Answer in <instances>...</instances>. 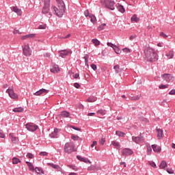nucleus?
Masks as SVG:
<instances>
[{"label": "nucleus", "mask_w": 175, "mask_h": 175, "mask_svg": "<svg viewBox=\"0 0 175 175\" xmlns=\"http://www.w3.org/2000/svg\"><path fill=\"white\" fill-rule=\"evenodd\" d=\"M49 137H51L52 139H57V134H55L54 133H51V134H49Z\"/></svg>", "instance_id": "41"}, {"label": "nucleus", "mask_w": 175, "mask_h": 175, "mask_svg": "<svg viewBox=\"0 0 175 175\" xmlns=\"http://www.w3.org/2000/svg\"><path fill=\"white\" fill-rule=\"evenodd\" d=\"M35 172H37L38 174H44V172H43V170H41L40 167H36L34 169Z\"/></svg>", "instance_id": "29"}, {"label": "nucleus", "mask_w": 175, "mask_h": 175, "mask_svg": "<svg viewBox=\"0 0 175 175\" xmlns=\"http://www.w3.org/2000/svg\"><path fill=\"white\" fill-rule=\"evenodd\" d=\"M60 131H61L60 129L56 128V129H54L53 133H54L55 135H57V134L59 133Z\"/></svg>", "instance_id": "54"}, {"label": "nucleus", "mask_w": 175, "mask_h": 175, "mask_svg": "<svg viewBox=\"0 0 175 175\" xmlns=\"http://www.w3.org/2000/svg\"><path fill=\"white\" fill-rule=\"evenodd\" d=\"M113 50L116 54H120V49L117 46L113 48Z\"/></svg>", "instance_id": "49"}, {"label": "nucleus", "mask_w": 175, "mask_h": 175, "mask_svg": "<svg viewBox=\"0 0 175 175\" xmlns=\"http://www.w3.org/2000/svg\"><path fill=\"white\" fill-rule=\"evenodd\" d=\"M116 135H117V136H119L120 137H124V136H125V133L120 131H116Z\"/></svg>", "instance_id": "32"}, {"label": "nucleus", "mask_w": 175, "mask_h": 175, "mask_svg": "<svg viewBox=\"0 0 175 175\" xmlns=\"http://www.w3.org/2000/svg\"><path fill=\"white\" fill-rule=\"evenodd\" d=\"M29 169H30V170H35V167H33V165H31L29 166Z\"/></svg>", "instance_id": "62"}, {"label": "nucleus", "mask_w": 175, "mask_h": 175, "mask_svg": "<svg viewBox=\"0 0 175 175\" xmlns=\"http://www.w3.org/2000/svg\"><path fill=\"white\" fill-rule=\"evenodd\" d=\"M27 158H29V159H32V158H33V154H32V153L28 152L27 154Z\"/></svg>", "instance_id": "46"}, {"label": "nucleus", "mask_w": 175, "mask_h": 175, "mask_svg": "<svg viewBox=\"0 0 175 175\" xmlns=\"http://www.w3.org/2000/svg\"><path fill=\"white\" fill-rule=\"evenodd\" d=\"M165 55L168 59H172L174 57V52L170 51Z\"/></svg>", "instance_id": "23"}, {"label": "nucleus", "mask_w": 175, "mask_h": 175, "mask_svg": "<svg viewBox=\"0 0 175 175\" xmlns=\"http://www.w3.org/2000/svg\"><path fill=\"white\" fill-rule=\"evenodd\" d=\"M161 79H163V80H164V81H166L167 83H170V81H173V80H174L173 79V75L166 73L161 75Z\"/></svg>", "instance_id": "7"}, {"label": "nucleus", "mask_w": 175, "mask_h": 175, "mask_svg": "<svg viewBox=\"0 0 175 175\" xmlns=\"http://www.w3.org/2000/svg\"><path fill=\"white\" fill-rule=\"evenodd\" d=\"M52 73H58L59 71V66L57 64H53L50 69Z\"/></svg>", "instance_id": "12"}, {"label": "nucleus", "mask_w": 175, "mask_h": 175, "mask_svg": "<svg viewBox=\"0 0 175 175\" xmlns=\"http://www.w3.org/2000/svg\"><path fill=\"white\" fill-rule=\"evenodd\" d=\"M133 154V150L130 148H126L122 150V155L123 157H128V155H132Z\"/></svg>", "instance_id": "10"}, {"label": "nucleus", "mask_w": 175, "mask_h": 175, "mask_svg": "<svg viewBox=\"0 0 175 175\" xmlns=\"http://www.w3.org/2000/svg\"><path fill=\"white\" fill-rule=\"evenodd\" d=\"M89 17L90 18V21H92V23H96V17L94 16V15L90 14Z\"/></svg>", "instance_id": "30"}, {"label": "nucleus", "mask_w": 175, "mask_h": 175, "mask_svg": "<svg viewBox=\"0 0 175 175\" xmlns=\"http://www.w3.org/2000/svg\"><path fill=\"white\" fill-rule=\"evenodd\" d=\"M6 92L8 94L9 96H10V98H12V99H17L18 98V95L14 93V90H13V89L8 88L6 90Z\"/></svg>", "instance_id": "9"}, {"label": "nucleus", "mask_w": 175, "mask_h": 175, "mask_svg": "<svg viewBox=\"0 0 175 175\" xmlns=\"http://www.w3.org/2000/svg\"><path fill=\"white\" fill-rule=\"evenodd\" d=\"M135 38H136V36L135 35H132L130 36V40H133Z\"/></svg>", "instance_id": "64"}, {"label": "nucleus", "mask_w": 175, "mask_h": 175, "mask_svg": "<svg viewBox=\"0 0 175 175\" xmlns=\"http://www.w3.org/2000/svg\"><path fill=\"white\" fill-rule=\"evenodd\" d=\"M105 138H102L101 139H100V144H105Z\"/></svg>", "instance_id": "63"}, {"label": "nucleus", "mask_w": 175, "mask_h": 175, "mask_svg": "<svg viewBox=\"0 0 175 175\" xmlns=\"http://www.w3.org/2000/svg\"><path fill=\"white\" fill-rule=\"evenodd\" d=\"M57 3V8L55 6H53L51 8L52 11L54 14H56L57 17H62L64 14L65 13V10H66V8L65 7V3L62 0H56Z\"/></svg>", "instance_id": "1"}, {"label": "nucleus", "mask_w": 175, "mask_h": 175, "mask_svg": "<svg viewBox=\"0 0 175 175\" xmlns=\"http://www.w3.org/2000/svg\"><path fill=\"white\" fill-rule=\"evenodd\" d=\"M111 144H112V146H114V147H118V148H120V142L113 141V142H111Z\"/></svg>", "instance_id": "37"}, {"label": "nucleus", "mask_w": 175, "mask_h": 175, "mask_svg": "<svg viewBox=\"0 0 175 175\" xmlns=\"http://www.w3.org/2000/svg\"><path fill=\"white\" fill-rule=\"evenodd\" d=\"M20 161V159L17 158V157H14L12 159V163L14 165H17V163H19Z\"/></svg>", "instance_id": "33"}, {"label": "nucleus", "mask_w": 175, "mask_h": 175, "mask_svg": "<svg viewBox=\"0 0 175 175\" xmlns=\"http://www.w3.org/2000/svg\"><path fill=\"white\" fill-rule=\"evenodd\" d=\"M12 111H14V113H23V111H24V108L21 107L14 108Z\"/></svg>", "instance_id": "25"}, {"label": "nucleus", "mask_w": 175, "mask_h": 175, "mask_svg": "<svg viewBox=\"0 0 175 175\" xmlns=\"http://www.w3.org/2000/svg\"><path fill=\"white\" fill-rule=\"evenodd\" d=\"M23 54L25 57H30V55H32V51L31 50V48H29V45L25 44L23 46Z\"/></svg>", "instance_id": "5"}, {"label": "nucleus", "mask_w": 175, "mask_h": 175, "mask_svg": "<svg viewBox=\"0 0 175 175\" xmlns=\"http://www.w3.org/2000/svg\"><path fill=\"white\" fill-rule=\"evenodd\" d=\"M96 99H97L96 97L94 96H90V97L88 98L87 102H89V103L96 102Z\"/></svg>", "instance_id": "27"}, {"label": "nucleus", "mask_w": 175, "mask_h": 175, "mask_svg": "<svg viewBox=\"0 0 175 175\" xmlns=\"http://www.w3.org/2000/svg\"><path fill=\"white\" fill-rule=\"evenodd\" d=\"M38 29H46V25H40L38 26Z\"/></svg>", "instance_id": "47"}, {"label": "nucleus", "mask_w": 175, "mask_h": 175, "mask_svg": "<svg viewBox=\"0 0 175 175\" xmlns=\"http://www.w3.org/2000/svg\"><path fill=\"white\" fill-rule=\"evenodd\" d=\"M167 166V163L165 161H162L161 163L159 165L160 169H165Z\"/></svg>", "instance_id": "28"}, {"label": "nucleus", "mask_w": 175, "mask_h": 175, "mask_svg": "<svg viewBox=\"0 0 175 175\" xmlns=\"http://www.w3.org/2000/svg\"><path fill=\"white\" fill-rule=\"evenodd\" d=\"M39 155H40L41 157H47V155H49V152H40L39 153Z\"/></svg>", "instance_id": "42"}, {"label": "nucleus", "mask_w": 175, "mask_h": 175, "mask_svg": "<svg viewBox=\"0 0 175 175\" xmlns=\"http://www.w3.org/2000/svg\"><path fill=\"white\" fill-rule=\"evenodd\" d=\"M152 151V148L150 146V144L147 145V152L148 155H151V152Z\"/></svg>", "instance_id": "36"}, {"label": "nucleus", "mask_w": 175, "mask_h": 175, "mask_svg": "<svg viewBox=\"0 0 175 175\" xmlns=\"http://www.w3.org/2000/svg\"><path fill=\"white\" fill-rule=\"evenodd\" d=\"M9 136H10L12 143H14V144H16L18 142V138L17 137H14L13 133H10Z\"/></svg>", "instance_id": "18"}, {"label": "nucleus", "mask_w": 175, "mask_h": 175, "mask_svg": "<svg viewBox=\"0 0 175 175\" xmlns=\"http://www.w3.org/2000/svg\"><path fill=\"white\" fill-rule=\"evenodd\" d=\"M167 172L169 174H173L174 173V170L172 168H167Z\"/></svg>", "instance_id": "44"}, {"label": "nucleus", "mask_w": 175, "mask_h": 175, "mask_svg": "<svg viewBox=\"0 0 175 175\" xmlns=\"http://www.w3.org/2000/svg\"><path fill=\"white\" fill-rule=\"evenodd\" d=\"M36 36L35 33H29L21 37L22 40H25V39H33Z\"/></svg>", "instance_id": "14"}, {"label": "nucleus", "mask_w": 175, "mask_h": 175, "mask_svg": "<svg viewBox=\"0 0 175 175\" xmlns=\"http://www.w3.org/2000/svg\"><path fill=\"white\" fill-rule=\"evenodd\" d=\"M156 131L157 132V138L159 140H161V139H162V137H163V130H162V129L157 128Z\"/></svg>", "instance_id": "16"}, {"label": "nucleus", "mask_w": 175, "mask_h": 175, "mask_svg": "<svg viewBox=\"0 0 175 175\" xmlns=\"http://www.w3.org/2000/svg\"><path fill=\"white\" fill-rule=\"evenodd\" d=\"M101 3L104 8L109 9L110 10H114V9H116L114 7L116 2H114L113 0H102Z\"/></svg>", "instance_id": "3"}, {"label": "nucleus", "mask_w": 175, "mask_h": 175, "mask_svg": "<svg viewBox=\"0 0 175 175\" xmlns=\"http://www.w3.org/2000/svg\"><path fill=\"white\" fill-rule=\"evenodd\" d=\"M150 165L152 167H154V169L157 168V164H155L154 161L150 162Z\"/></svg>", "instance_id": "48"}, {"label": "nucleus", "mask_w": 175, "mask_h": 175, "mask_svg": "<svg viewBox=\"0 0 175 175\" xmlns=\"http://www.w3.org/2000/svg\"><path fill=\"white\" fill-rule=\"evenodd\" d=\"M79 76H80V74L76 73L75 75H73L74 79H79Z\"/></svg>", "instance_id": "61"}, {"label": "nucleus", "mask_w": 175, "mask_h": 175, "mask_svg": "<svg viewBox=\"0 0 175 175\" xmlns=\"http://www.w3.org/2000/svg\"><path fill=\"white\" fill-rule=\"evenodd\" d=\"M91 68L93 69V70H96L97 67L95 64H91Z\"/></svg>", "instance_id": "58"}, {"label": "nucleus", "mask_w": 175, "mask_h": 175, "mask_svg": "<svg viewBox=\"0 0 175 175\" xmlns=\"http://www.w3.org/2000/svg\"><path fill=\"white\" fill-rule=\"evenodd\" d=\"M0 137L1 139H5V135L3 134V131L0 130Z\"/></svg>", "instance_id": "52"}, {"label": "nucleus", "mask_w": 175, "mask_h": 175, "mask_svg": "<svg viewBox=\"0 0 175 175\" xmlns=\"http://www.w3.org/2000/svg\"><path fill=\"white\" fill-rule=\"evenodd\" d=\"M160 36H163V38H164L165 39H166V38H167V35H166L165 33L163 32H161L160 33Z\"/></svg>", "instance_id": "53"}, {"label": "nucleus", "mask_w": 175, "mask_h": 175, "mask_svg": "<svg viewBox=\"0 0 175 175\" xmlns=\"http://www.w3.org/2000/svg\"><path fill=\"white\" fill-rule=\"evenodd\" d=\"M49 90H46V89H40V90L34 93V95H36V96H39L40 95H42V94H47L49 92Z\"/></svg>", "instance_id": "13"}, {"label": "nucleus", "mask_w": 175, "mask_h": 175, "mask_svg": "<svg viewBox=\"0 0 175 175\" xmlns=\"http://www.w3.org/2000/svg\"><path fill=\"white\" fill-rule=\"evenodd\" d=\"M140 98H142V94H138L137 96L131 97V100H139Z\"/></svg>", "instance_id": "34"}, {"label": "nucleus", "mask_w": 175, "mask_h": 175, "mask_svg": "<svg viewBox=\"0 0 175 175\" xmlns=\"http://www.w3.org/2000/svg\"><path fill=\"white\" fill-rule=\"evenodd\" d=\"M84 59H85V66H87V68H89V65H88V55H85L84 56Z\"/></svg>", "instance_id": "38"}, {"label": "nucleus", "mask_w": 175, "mask_h": 175, "mask_svg": "<svg viewBox=\"0 0 175 175\" xmlns=\"http://www.w3.org/2000/svg\"><path fill=\"white\" fill-rule=\"evenodd\" d=\"M152 148L154 152H160L161 150V146H158L155 144L152 145Z\"/></svg>", "instance_id": "21"}, {"label": "nucleus", "mask_w": 175, "mask_h": 175, "mask_svg": "<svg viewBox=\"0 0 175 175\" xmlns=\"http://www.w3.org/2000/svg\"><path fill=\"white\" fill-rule=\"evenodd\" d=\"M60 116H62V117H64V118H70V113L66 111H62L60 113Z\"/></svg>", "instance_id": "17"}, {"label": "nucleus", "mask_w": 175, "mask_h": 175, "mask_svg": "<svg viewBox=\"0 0 175 175\" xmlns=\"http://www.w3.org/2000/svg\"><path fill=\"white\" fill-rule=\"evenodd\" d=\"M75 146L72 142H67L64 145V150L66 154H72L76 151Z\"/></svg>", "instance_id": "4"}, {"label": "nucleus", "mask_w": 175, "mask_h": 175, "mask_svg": "<svg viewBox=\"0 0 175 175\" xmlns=\"http://www.w3.org/2000/svg\"><path fill=\"white\" fill-rule=\"evenodd\" d=\"M59 54L60 57H62V58H64V57H65L69 54V51H68L66 50L59 51Z\"/></svg>", "instance_id": "20"}, {"label": "nucleus", "mask_w": 175, "mask_h": 175, "mask_svg": "<svg viewBox=\"0 0 175 175\" xmlns=\"http://www.w3.org/2000/svg\"><path fill=\"white\" fill-rule=\"evenodd\" d=\"M132 140L134 142V143H136V144H139V143H142L143 142V136H142V133L139 134V137H132Z\"/></svg>", "instance_id": "11"}, {"label": "nucleus", "mask_w": 175, "mask_h": 175, "mask_svg": "<svg viewBox=\"0 0 175 175\" xmlns=\"http://www.w3.org/2000/svg\"><path fill=\"white\" fill-rule=\"evenodd\" d=\"M117 9L120 13H125V8H124V6L122 5H120L119 3L116 4Z\"/></svg>", "instance_id": "22"}, {"label": "nucleus", "mask_w": 175, "mask_h": 175, "mask_svg": "<svg viewBox=\"0 0 175 175\" xmlns=\"http://www.w3.org/2000/svg\"><path fill=\"white\" fill-rule=\"evenodd\" d=\"M50 12V1H44V7L42 13L47 14Z\"/></svg>", "instance_id": "8"}, {"label": "nucleus", "mask_w": 175, "mask_h": 175, "mask_svg": "<svg viewBox=\"0 0 175 175\" xmlns=\"http://www.w3.org/2000/svg\"><path fill=\"white\" fill-rule=\"evenodd\" d=\"M97 144H98V142L96 141H94L92 142V144H91L92 148H94V147H95V146H96Z\"/></svg>", "instance_id": "55"}, {"label": "nucleus", "mask_w": 175, "mask_h": 175, "mask_svg": "<svg viewBox=\"0 0 175 175\" xmlns=\"http://www.w3.org/2000/svg\"><path fill=\"white\" fill-rule=\"evenodd\" d=\"M71 139L72 140H79V139H80V137L77 135H72L71 136Z\"/></svg>", "instance_id": "45"}, {"label": "nucleus", "mask_w": 175, "mask_h": 175, "mask_svg": "<svg viewBox=\"0 0 175 175\" xmlns=\"http://www.w3.org/2000/svg\"><path fill=\"white\" fill-rule=\"evenodd\" d=\"M74 87L75 88H80V84L79 83H74Z\"/></svg>", "instance_id": "57"}, {"label": "nucleus", "mask_w": 175, "mask_h": 175, "mask_svg": "<svg viewBox=\"0 0 175 175\" xmlns=\"http://www.w3.org/2000/svg\"><path fill=\"white\" fill-rule=\"evenodd\" d=\"M92 42L95 46H99L100 44V42L98 39H92Z\"/></svg>", "instance_id": "35"}, {"label": "nucleus", "mask_w": 175, "mask_h": 175, "mask_svg": "<svg viewBox=\"0 0 175 175\" xmlns=\"http://www.w3.org/2000/svg\"><path fill=\"white\" fill-rule=\"evenodd\" d=\"M84 14H85V17H90V12H88V10H86L84 12Z\"/></svg>", "instance_id": "51"}, {"label": "nucleus", "mask_w": 175, "mask_h": 175, "mask_svg": "<svg viewBox=\"0 0 175 175\" xmlns=\"http://www.w3.org/2000/svg\"><path fill=\"white\" fill-rule=\"evenodd\" d=\"M169 87V85H159V88L160 90H165Z\"/></svg>", "instance_id": "40"}, {"label": "nucleus", "mask_w": 175, "mask_h": 175, "mask_svg": "<svg viewBox=\"0 0 175 175\" xmlns=\"http://www.w3.org/2000/svg\"><path fill=\"white\" fill-rule=\"evenodd\" d=\"M47 165H48V166H50L51 167H53V169H56V170H59V169H61L59 165H55L54 163H48Z\"/></svg>", "instance_id": "24"}, {"label": "nucleus", "mask_w": 175, "mask_h": 175, "mask_svg": "<svg viewBox=\"0 0 175 175\" xmlns=\"http://www.w3.org/2000/svg\"><path fill=\"white\" fill-rule=\"evenodd\" d=\"M12 10H13V12H14V13H16V14H18V16H21V14H23V12L21 11V9L17 8V6L13 7Z\"/></svg>", "instance_id": "19"}, {"label": "nucleus", "mask_w": 175, "mask_h": 175, "mask_svg": "<svg viewBox=\"0 0 175 175\" xmlns=\"http://www.w3.org/2000/svg\"><path fill=\"white\" fill-rule=\"evenodd\" d=\"M145 58L149 62H156L158 59V54L152 48H146L144 50Z\"/></svg>", "instance_id": "2"}, {"label": "nucleus", "mask_w": 175, "mask_h": 175, "mask_svg": "<svg viewBox=\"0 0 175 175\" xmlns=\"http://www.w3.org/2000/svg\"><path fill=\"white\" fill-rule=\"evenodd\" d=\"M25 128L29 132H35V131L38 130V128H39V126L36 125L35 123L30 122L25 124Z\"/></svg>", "instance_id": "6"}, {"label": "nucleus", "mask_w": 175, "mask_h": 175, "mask_svg": "<svg viewBox=\"0 0 175 175\" xmlns=\"http://www.w3.org/2000/svg\"><path fill=\"white\" fill-rule=\"evenodd\" d=\"M50 53H46L44 54V57H46V58H50Z\"/></svg>", "instance_id": "59"}, {"label": "nucleus", "mask_w": 175, "mask_h": 175, "mask_svg": "<svg viewBox=\"0 0 175 175\" xmlns=\"http://www.w3.org/2000/svg\"><path fill=\"white\" fill-rule=\"evenodd\" d=\"M105 27H106V24L103 23V24L100 25V26H98V31H103V29H105Z\"/></svg>", "instance_id": "39"}, {"label": "nucleus", "mask_w": 175, "mask_h": 175, "mask_svg": "<svg viewBox=\"0 0 175 175\" xmlns=\"http://www.w3.org/2000/svg\"><path fill=\"white\" fill-rule=\"evenodd\" d=\"M97 113H98V114H102V115L105 114V111L103 110H102V109L98 110L97 111Z\"/></svg>", "instance_id": "60"}, {"label": "nucleus", "mask_w": 175, "mask_h": 175, "mask_svg": "<svg viewBox=\"0 0 175 175\" xmlns=\"http://www.w3.org/2000/svg\"><path fill=\"white\" fill-rule=\"evenodd\" d=\"M113 69H114L116 73H120V72H121V68H120V65L114 66Z\"/></svg>", "instance_id": "31"}, {"label": "nucleus", "mask_w": 175, "mask_h": 175, "mask_svg": "<svg viewBox=\"0 0 175 175\" xmlns=\"http://www.w3.org/2000/svg\"><path fill=\"white\" fill-rule=\"evenodd\" d=\"M169 95H175V89H173L171 91H170Z\"/></svg>", "instance_id": "56"}, {"label": "nucleus", "mask_w": 175, "mask_h": 175, "mask_svg": "<svg viewBox=\"0 0 175 175\" xmlns=\"http://www.w3.org/2000/svg\"><path fill=\"white\" fill-rule=\"evenodd\" d=\"M131 20L132 22L135 23H139L140 21V18H137V16L136 14L133 15V16L131 18Z\"/></svg>", "instance_id": "26"}, {"label": "nucleus", "mask_w": 175, "mask_h": 175, "mask_svg": "<svg viewBox=\"0 0 175 175\" xmlns=\"http://www.w3.org/2000/svg\"><path fill=\"white\" fill-rule=\"evenodd\" d=\"M123 51H124V53H131V49H128V48H124V49H123Z\"/></svg>", "instance_id": "50"}, {"label": "nucleus", "mask_w": 175, "mask_h": 175, "mask_svg": "<svg viewBox=\"0 0 175 175\" xmlns=\"http://www.w3.org/2000/svg\"><path fill=\"white\" fill-rule=\"evenodd\" d=\"M77 158L79 161H80L81 162H85V163H91V161H90L87 158H84V157H82L80 155H77Z\"/></svg>", "instance_id": "15"}, {"label": "nucleus", "mask_w": 175, "mask_h": 175, "mask_svg": "<svg viewBox=\"0 0 175 175\" xmlns=\"http://www.w3.org/2000/svg\"><path fill=\"white\" fill-rule=\"evenodd\" d=\"M107 46H109V47H112V49H114L115 47H117V46L111 42H107Z\"/></svg>", "instance_id": "43"}]
</instances>
